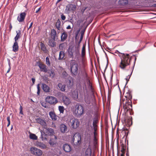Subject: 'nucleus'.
<instances>
[{
	"mask_svg": "<svg viewBox=\"0 0 156 156\" xmlns=\"http://www.w3.org/2000/svg\"><path fill=\"white\" fill-rule=\"evenodd\" d=\"M51 38L55 39L56 37H58L57 34V32L56 30L54 29L51 30L50 33Z\"/></svg>",
	"mask_w": 156,
	"mask_h": 156,
	"instance_id": "obj_21",
	"label": "nucleus"
},
{
	"mask_svg": "<svg viewBox=\"0 0 156 156\" xmlns=\"http://www.w3.org/2000/svg\"><path fill=\"white\" fill-rule=\"evenodd\" d=\"M6 119H7V120L8 121V125H7V127H8L9 126L10 123V118L9 117V116H8L7 117Z\"/></svg>",
	"mask_w": 156,
	"mask_h": 156,
	"instance_id": "obj_49",
	"label": "nucleus"
},
{
	"mask_svg": "<svg viewBox=\"0 0 156 156\" xmlns=\"http://www.w3.org/2000/svg\"><path fill=\"white\" fill-rule=\"evenodd\" d=\"M79 115H83L84 113V107L81 105H79Z\"/></svg>",
	"mask_w": 156,
	"mask_h": 156,
	"instance_id": "obj_28",
	"label": "nucleus"
},
{
	"mask_svg": "<svg viewBox=\"0 0 156 156\" xmlns=\"http://www.w3.org/2000/svg\"><path fill=\"white\" fill-rule=\"evenodd\" d=\"M49 143V144L52 146H53L55 144V143L54 141H53L52 139H50Z\"/></svg>",
	"mask_w": 156,
	"mask_h": 156,
	"instance_id": "obj_48",
	"label": "nucleus"
},
{
	"mask_svg": "<svg viewBox=\"0 0 156 156\" xmlns=\"http://www.w3.org/2000/svg\"><path fill=\"white\" fill-rule=\"evenodd\" d=\"M62 148L63 150L66 152H70L72 150L70 146L68 144H64Z\"/></svg>",
	"mask_w": 156,
	"mask_h": 156,
	"instance_id": "obj_17",
	"label": "nucleus"
},
{
	"mask_svg": "<svg viewBox=\"0 0 156 156\" xmlns=\"http://www.w3.org/2000/svg\"><path fill=\"white\" fill-rule=\"evenodd\" d=\"M65 56V53L64 51H61L59 52V57L58 59L59 60H62Z\"/></svg>",
	"mask_w": 156,
	"mask_h": 156,
	"instance_id": "obj_33",
	"label": "nucleus"
},
{
	"mask_svg": "<svg viewBox=\"0 0 156 156\" xmlns=\"http://www.w3.org/2000/svg\"><path fill=\"white\" fill-rule=\"evenodd\" d=\"M70 125L71 127L73 129H76L78 127V119L73 118L70 120Z\"/></svg>",
	"mask_w": 156,
	"mask_h": 156,
	"instance_id": "obj_11",
	"label": "nucleus"
},
{
	"mask_svg": "<svg viewBox=\"0 0 156 156\" xmlns=\"http://www.w3.org/2000/svg\"><path fill=\"white\" fill-rule=\"evenodd\" d=\"M36 122L38 123L43 126H46V122L44 120L41 119L37 118L36 119Z\"/></svg>",
	"mask_w": 156,
	"mask_h": 156,
	"instance_id": "obj_20",
	"label": "nucleus"
},
{
	"mask_svg": "<svg viewBox=\"0 0 156 156\" xmlns=\"http://www.w3.org/2000/svg\"><path fill=\"white\" fill-rule=\"evenodd\" d=\"M55 39L50 38L49 39L48 45L51 47H54L56 46V42H55Z\"/></svg>",
	"mask_w": 156,
	"mask_h": 156,
	"instance_id": "obj_19",
	"label": "nucleus"
},
{
	"mask_svg": "<svg viewBox=\"0 0 156 156\" xmlns=\"http://www.w3.org/2000/svg\"><path fill=\"white\" fill-rule=\"evenodd\" d=\"M41 7H40L37 10H36V13H38L39 11L41 10Z\"/></svg>",
	"mask_w": 156,
	"mask_h": 156,
	"instance_id": "obj_58",
	"label": "nucleus"
},
{
	"mask_svg": "<svg viewBox=\"0 0 156 156\" xmlns=\"http://www.w3.org/2000/svg\"><path fill=\"white\" fill-rule=\"evenodd\" d=\"M65 73H66V72H63L62 73L63 74H65Z\"/></svg>",
	"mask_w": 156,
	"mask_h": 156,
	"instance_id": "obj_64",
	"label": "nucleus"
},
{
	"mask_svg": "<svg viewBox=\"0 0 156 156\" xmlns=\"http://www.w3.org/2000/svg\"><path fill=\"white\" fill-rule=\"evenodd\" d=\"M62 0H58L56 2V4H57L58 2H59L61 1H62Z\"/></svg>",
	"mask_w": 156,
	"mask_h": 156,
	"instance_id": "obj_62",
	"label": "nucleus"
},
{
	"mask_svg": "<svg viewBox=\"0 0 156 156\" xmlns=\"http://www.w3.org/2000/svg\"><path fill=\"white\" fill-rule=\"evenodd\" d=\"M30 138L32 140H36L37 139V137L35 134L30 133L29 136Z\"/></svg>",
	"mask_w": 156,
	"mask_h": 156,
	"instance_id": "obj_39",
	"label": "nucleus"
},
{
	"mask_svg": "<svg viewBox=\"0 0 156 156\" xmlns=\"http://www.w3.org/2000/svg\"><path fill=\"white\" fill-rule=\"evenodd\" d=\"M76 8V6L74 4H68L66 6V10L68 11H75Z\"/></svg>",
	"mask_w": 156,
	"mask_h": 156,
	"instance_id": "obj_12",
	"label": "nucleus"
},
{
	"mask_svg": "<svg viewBox=\"0 0 156 156\" xmlns=\"http://www.w3.org/2000/svg\"><path fill=\"white\" fill-rule=\"evenodd\" d=\"M30 151L32 153L35 155L41 156L42 154V151L36 147H31L30 149Z\"/></svg>",
	"mask_w": 156,
	"mask_h": 156,
	"instance_id": "obj_9",
	"label": "nucleus"
},
{
	"mask_svg": "<svg viewBox=\"0 0 156 156\" xmlns=\"http://www.w3.org/2000/svg\"><path fill=\"white\" fill-rule=\"evenodd\" d=\"M20 114L22 115H23V112L22 111L23 107H22V106L20 105Z\"/></svg>",
	"mask_w": 156,
	"mask_h": 156,
	"instance_id": "obj_50",
	"label": "nucleus"
},
{
	"mask_svg": "<svg viewBox=\"0 0 156 156\" xmlns=\"http://www.w3.org/2000/svg\"><path fill=\"white\" fill-rule=\"evenodd\" d=\"M49 75L50 77L51 78H53L54 77L55 74L54 71H52L51 70H48V71L47 73Z\"/></svg>",
	"mask_w": 156,
	"mask_h": 156,
	"instance_id": "obj_37",
	"label": "nucleus"
},
{
	"mask_svg": "<svg viewBox=\"0 0 156 156\" xmlns=\"http://www.w3.org/2000/svg\"><path fill=\"white\" fill-rule=\"evenodd\" d=\"M33 22H31L30 24V26L28 28V29H29L30 28H31V27H32V25H33Z\"/></svg>",
	"mask_w": 156,
	"mask_h": 156,
	"instance_id": "obj_57",
	"label": "nucleus"
},
{
	"mask_svg": "<svg viewBox=\"0 0 156 156\" xmlns=\"http://www.w3.org/2000/svg\"><path fill=\"white\" fill-rule=\"evenodd\" d=\"M36 145L41 149H45L46 148V146L43 143L37 141L36 142Z\"/></svg>",
	"mask_w": 156,
	"mask_h": 156,
	"instance_id": "obj_22",
	"label": "nucleus"
},
{
	"mask_svg": "<svg viewBox=\"0 0 156 156\" xmlns=\"http://www.w3.org/2000/svg\"><path fill=\"white\" fill-rule=\"evenodd\" d=\"M67 82L69 86H72L73 84V82H72V81L70 80H68Z\"/></svg>",
	"mask_w": 156,
	"mask_h": 156,
	"instance_id": "obj_53",
	"label": "nucleus"
},
{
	"mask_svg": "<svg viewBox=\"0 0 156 156\" xmlns=\"http://www.w3.org/2000/svg\"><path fill=\"white\" fill-rule=\"evenodd\" d=\"M74 38L75 42L76 44V46H70L67 50L68 55L70 58H78V39L77 36L78 35V30L75 31L74 33Z\"/></svg>",
	"mask_w": 156,
	"mask_h": 156,
	"instance_id": "obj_3",
	"label": "nucleus"
},
{
	"mask_svg": "<svg viewBox=\"0 0 156 156\" xmlns=\"http://www.w3.org/2000/svg\"><path fill=\"white\" fill-rule=\"evenodd\" d=\"M126 149V146L124 144H122L121 145V152H125Z\"/></svg>",
	"mask_w": 156,
	"mask_h": 156,
	"instance_id": "obj_41",
	"label": "nucleus"
},
{
	"mask_svg": "<svg viewBox=\"0 0 156 156\" xmlns=\"http://www.w3.org/2000/svg\"><path fill=\"white\" fill-rule=\"evenodd\" d=\"M63 102L66 105H68L70 103V99L66 96H64L63 98Z\"/></svg>",
	"mask_w": 156,
	"mask_h": 156,
	"instance_id": "obj_26",
	"label": "nucleus"
},
{
	"mask_svg": "<svg viewBox=\"0 0 156 156\" xmlns=\"http://www.w3.org/2000/svg\"><path fill=\"white\" fill-rule=\"evenodd\" d=\"M58 87L62 91H64L66 90V85L65 84H62L61 83H59L58 84Z\"/></svg>",
	"mask_w": 156,
	"mask_h": 156,
	"instance_id": "obj_27",
	"label": "nucleus"
},
{
	"mask_svg": "<svg viewBox=\"0 0 156 156\" xmlns=\"http://www.w3.org/2000/svg\"><path fill=\"white\" fill-rule=\"evenodd\" d=\"M86 58H80L79 61V80L80 79L83 80L88 76L86 68Z\"/></svg>",
	"mask_w": 156,
	"mask_h": 156,
	"instance_id": "obj_2",
	"label": "nucleus"
},
{
	"mask_svg": "<svg viewBox=\"0 0 156 156\" xmlns=\"http://www.w3.org/2000/svg\"><path fill=\"white\" fill-rule=\"evenodd\" d=\"M115 53L118 54L120 58L121 61L119 67L122 69H126L127 67L130 65V61L132 59H134V64L135 63L136 58L134 55L130 56L128 54L121 53L118 50L116 51Z\"/></svg>",
	"mask_w": 156,
	"mask_h": 156,
	"instance_id": "obj_1",
	"label": "nucleus"
},
{
	"mask_svg": "<svg viewBox=\"0 0 156 156\" xmlns=\"http://www.w3.org/2000/svg\"><path fill=\"white\" fill-rule=\"evenodd\" d=\"M153 6L154 7H156V3L155 4H153Z\"/></svg>",
	"mask_w": 156,
	"mask_h": 156,
	"instance_id": "obj_63",
	"label": "nucleus"
},
{
	"mask_svg": "<svg viewBox=\"0 0 156 156\" xmlns=\"http://www.w3.org/2000/svg\"><path fill=\"white\" fill-rule=\"evenodd\" d=\"M18 50L19 46L18 43L17 41H15L12 46V51L14 52H16Z\"/></svg>",
	"mask_w": 156,
	"mask_h": 156,
	"instance_id": "obj_24",
	"label": "nucleus"
},
{
	"mask_svg": "<svg viewBox=\"0 0 156 156\" xmlns=\"http://www.w3.org/2000/svg\"><path fill=\"white\" fill-rule=\"evenodd\" d=\"M72 97L74 99L76 100L78 98V93L77 91V93L75 95L73 94Z\"/></svg>",
	"mask_w": 156,
	"mask_h": 156,
	"instance_id": "obj_46",
	"label": "nucleus"
},
{
	"mask_svg": "<svg viewBox=\"0 0 156 156\" xmlns=\"http://www.w3.org/2000/svg\"><path fill=\"white\" fill-rule=\"evenodd\" d=\"M46 62L47 65L48 66H50L51 62L50 61L49 58L48 57H47L46 58Z\"/></svg>",
	"mask_w": 156,
	"mask_h": 156,
	"instance_id": "obj_45",
	"label": "nucleus"
},
{
	"mask_svg": "<svg viewBox=\"0 0 156 156\" xmlns=\"http://www.w3.org/2000/svg\"><path fill=\"white\" fill-rule=\"evenodd\" d=\"M86 42L84 43L82 47L81 54L80 55V58H86Z\"/></svg>",
	"mask_w": 156,
	"mask_h": 156,
	"instance_id": "obj_14",
	"label": "nucleus"
},
{
	"mask_svg": "<svg viewBox=\"0 0 156 156\" xmlns=\"http://www.w3.org/2000/svg\"><path fill=\"white\" fill-rule=\"evenodd\" d=\"M67 35L66 33L64 32H63L61 36V41H64L67 38Z\"/></svg>",
	"mask_w": 156,
	"mask_h": 156,
	"instance_id": "obj_29",
	"label": "nucleus"
},
{
	"mask_svg": "<svg viewBox=\"0 0 156 156\" xmlns=\"http://www.w3.org/2000/svg\"><path fill=\"white\" fill-rule=\"evenodd\" d=\"M11 68L9 67V69L7 72V73H9V72L11 70Z\"/></svg>",
	"mask_w": 156,
	"mask_h": 156,
	"instance_id": "obj_61",
	"label": "nucleus"
},
{
	"mask_svg": "<svg viewBox=\"0 0 156 156\" xmlns=\"http://www.w3.org/2000/svg\"><path fill=\"white\" fill-rule=\"evenodd\" d=\"M58 109L60 113H63L64 110V108L63 106H58Z\"/></svg>",
	"mask_w": 156,
	"mask_h": 156,
	"instance_id": "obj_43",
	"label": "nucleus"
},
{
	"mask_svg": "<svg viewBox=\"0 0 156 156\" xmlns=\"http://www.w3.org/2000/svg\"><path fill=\"white\" fill-rule=\"evenodd\" d=\"M61 21L59 19H58L55 24V27L58 30H60L61 28Z\"/></svg>",
	"mask_w": 156,
	"mask_h": 156,
	"instance_id": "obj_32",
	"label": "nucleus"
},
{
	"mask_svg": "<svg viewBox=\"0 0 156 156\" xmlns=\"http://www.w3.org/2000/svg\"><path fill=\"white\" fill-rule=\"evenodd\" d=\"M124 97L125 98V101H129L132 100V96L131 92L128 91L125 94Z\"/></svg>",
	"mask_w": 156,
	"mask_h": 156,
	"instance_id": "obj_16",
	"label": "nucleus"
},
{
	"mask_svg": "<svg viewBox=\"0 0 156 156\" xmlns=\"http://www.w3.org/2000/svg\"><path fill=\"white\" fill-rule=\"evenodd\" d=\"M84 90H81L80 91H79V101L83 102L84 101L86 103L89 105L90 103V100L88 94L84 91Z\"/></svg>",
	"mask_w": 156,
	"mask_h": 156,
	"instance_id": "obj_5",
	"label": "nucleus"
},
{
	"mask_svg": "<svg viewBox=\"0 0 156 156\" xmlns=\"http://www.w3.org/2000/svg\"><path fill=\"white\" fill-rule=\"evenodd\" d=\"M89 147L86 149L85 152L84 156H91V147Z\"/></svg>",
	"mask_w": 156,
	"mask_h": 156,
	"instance_id": "obj_25",
	"label": "nucleus"
},
{
	"mask_svg": "<svg viewBox=\"0 0 156 156\" xmlns=\"http://www.w3.org/2000/svg\"><path fill=\"white\" fill-rule=\"evenodd\" d=\"M71 28V27L70 25H68L66 29H70Z\"/></svg>",
	"mask_w": 156,
	"mask_h": 156,
	"instance_id": "obj_59",
	"label": "nucleus"
},
{
	"mask_svg": "<svg viewBox=\"0 0 156 156\" xmlns=\"http://www.w3.org/2000/svg\"><path fill=\"white\" fill-rule=\"evenodd\" d=\"M121 102L123 105V108L125 112H129L130 115H132L131 112L132 110V100L125 101V98L122 99Z\"/></svg>",
	"mask_w": 156,
	"mask_h": 156,
	"instance_id": "obj_6",
	"label": "nucleus"
},
{
	"mask_svg": "<svg viewBox=\"0 0 156 156\" xmlns=\"http://www.w3.org/2000/svg\"><path fill=\"white\" fill-rule=\"evenodd\" d=\"M47 130L48 134L50 136L53 135L55 134L54 130L51 128H48Z\"/></svg>",
	"mask_w": 156,
	"mask_h": 156,
	"instance_id": "obj_38",
	"label": "nucleus"
},
{
	"mask_svg": "<svg viewBox=\"0 0 156 156\" xmlns=\"http://www.w3.org/2000/svg\"><path fill=\"white\" fill-rule=\"evenodd\" d=\"M45 101L46 102L49 103L50 105H55L57 104L58 101L55 97L52 96H48L45 98Z\"/></svg>",
	"mask_w": 156,
	"mask_h": 156,
	"instance_id": "obj_7",
	"label": "nucleus"
},
{
	"mask_svg": "<svg viewBox=\"0 0 156 156\" xmlns=\"http://www.w3.org/2000/svg\"><path fill=\"white\" fill-rule=\"evenodd\" d=\"M83 80L81 79L79 80V91H80L81 90H84V92L87 94V83L88 88L93 92V88L92 86V84L90 82L88 76L85 79H83Z\"/></svg>",
	"mask_w": 156,
	"mask_h": 156,
	"instance_id": "obj_4",
	"label": "nucleus"
},
{
	"mask_svg": "<svg viewBox=\"0 0 156 156\" xmlns=\"http://www.w3.org/2000/svg\"><path fill=\"white\" fill-rule=\"evenodd\" d=\"M40 46L41 50H42L43 51H44V52L46 53L47 50L46 48V46L44 45V44L42 43V42H41Z\"/></svg>",
	"mask_w": 156,
	"mask_h": 156,
	"instance_id": "obj_34",
	"label": "nucleus"
},
{
	"mask_svg": "<svg viewBox=\"0 0 156 156\" xmlns=\"http://www.w3.org/2000/svg\"><path fill=\"white\" fill-rule=\"evenodd\" d=\"M12 24L11 23L10 24L9 26V31H10L11 30H12Z\"/></svg>",
	"mask_w": 156,
	"mask_h": 156,
	"instance_id": "obj_55",
	"label": "nucleus"
},
{
	"mask_svg": "<svg viewBox=\"0 0 156 156\" xmlns=\"http://www.w3.org/2000/svg\"><path fill=\"white\" fill-rule=\"evenodd\" d=\"M38 66L41 72L46 73L48 71V68L45 65L39 62Z\"/></svg>",
	"mask_w": 156,
	"mask_h": 156,
	"instance_id": "obj_10",
	"label": "nucleus"
},
{
	"mask_svg": "<svg viewBox=\"0 0 156 156\" xmlns=\"http://www.w3.org/2000/svg\"><path fill=\"white\" fill-rule=\"evenodd\" d=\"M32 81L33 84H34L35 83V79L33 78H32Z\"/></svg>",
	"mask_w": 156,
	"mask_h": 156,
	"instance_id": "obj_56",
	"label": "nucleus"
},
{
	"mask_svg": "<svg viewBox=\"0 0 156 156\" xmlns=\"http://www.w3.org/2000/svg\"><path fill=\"white\" fill-rule=\"evenodd\" d=\"M71 72L72 75H76L78 73V65L76 62H73L71 64Z\"/></svg>",
	"mask_w": 156,
	"mask_h": 156,
	"instance_id": "obj_8",
	"label": "nucleus"
},
{
	"mask_svg": "<svg viewBox=\"0 0 156 156\" xmlns=\"http://www.w3.org/2000/svg\"><path fill=\"white\" fill-rule=\"evenodd\" d=\"M97 123V120H95L93 121V125L94 127V129L95 131L96 130V129L95 128L97 126L96 124Z\"/></svg>",
	"mask_w": 156,
	"mask_h": 156,
	"instance_id": "obj_44",
	"label": "nucleus"
},
{
	"mask_svg": "<svg viewBox=\"0 0 156 156\" xmlns=\"http://www.w3.org/2000/svg\"><path fill=\"white\" fill-rule=\"evenodd\" d=\"M41 88L45 92L48 93L50 92V88L46 84L42 83Z\"/></svg>",
	"mask_w": 156,
	"mask_h": 156,
	"instance_id": "obj_18",
	"label": "nucleus"
},
{
	"mask_svg": "<svg viewBox=\"0 0 156 156\" xmlns=\"http://www.w3.org/2000/svg\"><path fill=\"white\" fill-rule=\"evenodd\" d=\"M72 111L73 112V115L77 117L78 115V105L77 104L73 106H72Z\"/></svg>",
	"mask_w": 156,
	"mask_h": 156,
	"instance_id": "obj_15",
	"label": "nucleus"
},
{
	"mask_svg": "<svg viewBox=\"0 0 156 156\" xmlns=\"http://www.w3.org/2000/svg\"><path fill=\"white\" fill-rule=\"evenodd\" d=\"M66 44L65 43H63L61 44H60L59 46V49L62 50H63L65 48V47Z\"/></svg>",
	"mask_w": 156,
	"mask_h": 156,
	"instance_id": "obj_42",
	"label": "nucleus"
},
{
	"mask_svg": "<svg viewBox=\"0 0 156 156\" xmlns=\"http://www.w3.org/2000/svg\"><path fill=\"white\" fill-rule=\"evenodd\" d=\"M7 61H8V63L9 67L11 68V63H10V60L9 59H8Z\"/></svg>",
	"mask_w": 156,
	"mask_h": 156,
	"instance_id": "obj_54",
	"label": "nucleus"
},
{
	"mask_svg": "<svg viewBox=\"0 0 156 156\" xmlns=\"http://www.w3.org/2000/svg\"><path fill=\"white\" fill-rule=\"evenodd\" d=\"M128 133V130L124 128L122 131V133L123 135V136H127Z\"/></svg>",
	"mask_w": 156,
	"mask_h": 156,
	"instance_id": "obj_40",
	"label": "nucleus"
},
{
	"mask_svg": "<svg viewBox=\"0 0 156 156\" xmlns=\"http://www.w3.org/2000/svg\"><path fill=\"white\" fill-rule=\"evenodd\" d=\"M26 15V13L24 12L21 13L20 16H18L17 17V20L20 22H23L24 20Z\"/></svg>",
	"mask_w": 156,
	"mask_h": 156,
	"instance_id": "obj_13",
	"label": "nucleus"
},
{
	"mask_svg": "<svg viewBox=\"0 0 156 156\" xmlns=\"http://www.w3.org/2000/svg\"><path fill=\"white\" fill-rule=\"evenodd\" d=\"M37 94L39 95L40 94V84H38L37 85Z\"/></svg>",
	"mask_w": 156,
	"mask_h": 156,
	"instance_id": "obj_47",
	"label": "nucleus"
},
{
	"mask_svg": "<svg viewBox=\"0 0 156 156\" xmlns=\"http://www.w3.org/2000/svg\"><path fill=\"white\" fill-rule=\"evenodd\" d=\"M60 129L62 133H65L67 130V128L66 126L64 124H62L60 126Z\"/></svg>",
	"mask_w": 156,
	"mask_h": 156,
	"instance_id": "obj_23",
	"label": "nucleus"
},
{
	"mask_svg": "<svg viewBox=\"0 0 156 156\" xmlns=\"http://www.w3.org/2000/svg\"><path fill=\"white\" fill-rule=\"evenodd\" d=\"M119 3L122 5H125L128 4L127 0H119Z\"/></svg>",
	"mask_w": 156,
	"mask_h": 156,
	"instance_id": "obj_36",
	"label": "nucleus"
},
{
	"mask_svg": "<svg viewBox=\"0 0 156 156\" xmlns=\"http://www.w3.org/2000/svg\"><path fill=\"white\" fill-rule=\"evenodd\" d=\"M61 17L62 20H65L66 19V16L63 14H62L61 15Z\"/></svg>",
	"mask_w": 156,
	"mask_h": 156,
	"instance_id": "obj_52",
	"label": "nucleus"
},
{
	"mask_svg": "<svg viewBox=\"0 0 156 156\" xmlns=\"http://www.w3.org/2000/svg\"><path fill=\"white\" fill-rule=\"evenodd\" d=\"M17 34L16 37L14 38L15 41H17L21 37V31L20 30H19L17 31H16Z\"/></svg>",
	"mask_w": 156,
	"mask_h": 156,
	"instance_id": "obj_30",
	"label": "nucleus"
},
{
	"mask_svg": "<svg viewBox=\"0 0 156 156\" xmlns=\"http://www.w3.org/2000/svg\"><path fill=\"white\" fill-rule=\"evenodd\" d=\"M41 105L43 107L45 108H47V104L44 102H42L41 103Z\"/></svg>",
	"mask_w": 156,
	"mask_h": 156,
	"instance_id": "obj_51",
	"label": "nucleus"
},
{
	"mask_svg": "<svg viewBox=\"0 0 156 156\" xmlns=\"http://www.w3.org/2000/svg\"><path fill=\"white\" fill-rule=\"evenodd\" d=\"M86 28H85L84 29H83L80 32V40L79 41V44H80L81 41H82L83 35L84 34V32L85 31Z\"/></svg>",
	"mask_w": 156,
	"mask_h": 156,
	"instance_id": "obj_35",
	"label": "nucleus"
},
{
	"mask_svg": "<svg viewBox=\"0 0 156 156\" xmlns=\"http://www.w3.org/2000/svg\"><path fill=\"white\" fill-rule=\"evenodd\" d=\"M49 115L51 118L53 120H55L57 119L56 115L55 113L53 112H49Z\"/></svg>",
	"mask_w": 156,
	"mask_h": 156,
	"instance_id": "obj_31",
	"label": "nucleus"
},
{
	"mask_svg": "<svg viewBox=\"0 0 156 156\" xmlns=\"http://www.w3.org/2000/svg\"><path fill=\"white\" fill-rule=\"evenodd\" d=\"M122 153L121 154L120 156H124V154H125V152H122Z\"/></svg>",
	"mask_w": 156,
	"mask_h": 156,
	"instance_id": "obj_60",
	"label": "nucleus"
}]
</instances>
